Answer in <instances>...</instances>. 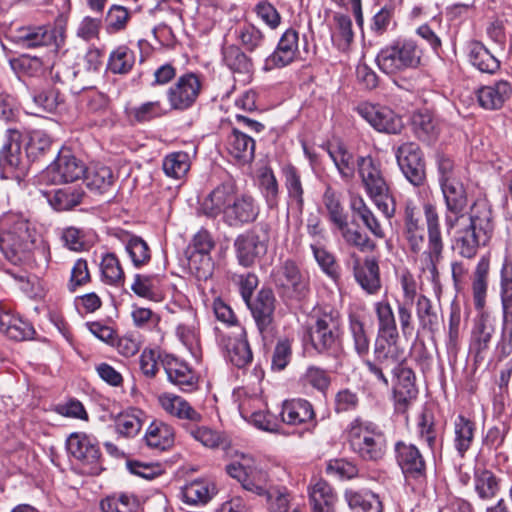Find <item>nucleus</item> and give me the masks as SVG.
I'll use <instances>...</instances> for the list:
<instances>
[{
	"mask_svg": "<svg viewBox=\"0 0 512 512\" xmlns=\"http://www.w3.org/2000/svg\"><path fill=\"white\" fill-rule=\"evenodd\" d=\"M299 54V34L287 29L280 37L275 50L265 59L263 70L272 71L284 68L293 63Z\"/></svg>",
	"mask_w": 512,
	"mask_h": 512,
	"instance_id": "aec40b11",
	"label": "nucleus"
},
{
	"mask_svg": "<svg viewBox=\"0 0 512 512\" xmlns=\"http://www.w3.org/2000/svg\"><path fill=\"white\" fill-rule=\"evenodd\" d=\"M85 181L89 189L104 193L114 182L112 170L101 164H94L86 169Z\"/></svg>",
	"mask_w": 512,
	"mask_h": 512,
	"instance_id": "603ef678",
	"label": "nucleus"
},
{
	"mask_svg": "<svg viewBox=\"0 0 512 512\" xmlns=\"http://www.w3.org/2000/svg\"><path fill=\"white\" fill-rule=\"evenodd\" d=\"M237 196L236 186L232 181H226L215 187L203 202V211L207 216L224 215V210Z\"/></svg>",
	"mask_w": 512,
	"mask_h": 512,
	"instance_id": "7c9ffc66",
	"label": "nucleus"
},
{
	"mask_svg": "<svg viewBox=\"0 0 512 512\" xmlns=\"http://www.w3.org/2000/svg\"><path fill=\"white\" fill-rule=\"evenodd\" d=\"M161 364L167 374L168 380L184 392H191L197 388L198 377L195 372L183 361L172 355H165Z\"/></svg>",
	"mask_w": 512,
	"mask_h": 512,
	"instance_id": "393cba45",
	"label": "nucleus"
},
{
	"mask_svg": "<svg viewBox=\"0 0 512 512\" xmlns=\"http://www.w3.org/2000/svg\"><path fill=\"white\" fill-rule=\"evenodd\" d=\"M468 58L474 67L484 73L492 74L500 67L499 60L478 41H473L468 45Z\"/></svg>",
	"mask_w": 512,
	"mask_h": 512,
	"instance_id": "49530a36",
	"label": "nucleus"
},
{
	"mask_svg": "<svg viewBox=\"0 0 512 512\" xmlns=\"http://www.w3.org/2000/svg\"><path fill=\"white\" fill-rule=\"evenodd\" d=\"M0 332L15 341L30 339L34 333L32 325L0 305Z\"/></svg>",
	"mask_w": 512,
	"mask_h": 512,
	"instance_id": "e433bc0d",
	"label": "nucleus"
},
{
	"mask_svg": "<svg viewBox=\"0 0 512 512\" xmlns=\"http://www.w3.org/2000/svg\"><path fill=\"white\" fill-rule=\"evenodd\" d=\"M269 228L267 225L255 227L239 234L234 240V249L238 263L243 267L253 266L267 253Z\"/></svg>",
	"mask_w": 512,
	"mask_h": 512,
	"instance_id": "9d476101",
	"label": "nucleus"
},
{
	"mask_svg": "<svg viewBox=\"0 0 512 512\" xmlns=\"http://www.w3.org/2000/svg\"><path fill=\"white\" fill-rule=\"evenodd\" d=\"M0 332L15 341L30 339L34 333L32 325L0 305Z\"/></svg>",
	"mask_w": 512,
	"mask_h": 512,
	"instance_id": "c9c22d12",
	"label": "nucleus"
},
{
	"mask_svg": "<svg viewBox=\"0 0 512 512\" xmlns=\"http://www.w3.org/2000/svg\"><path fill=\"white\" fill-rule=\"evenodd\" d=\"M357 165L358 174L367 196L387 219H391L395 215L396 205L380 162L367 156L360 157Z\"/></svg>",
	"mask_w": 512,
	"mask_h": 512,
	"instance_id": "39448f33",
	"label": "nucleus"
},
{
	"mask_svg": "<svg viewBox=\"0 0 512 512\" xmlns=\"http://www.w3.org/2000/svg\"><path fill=\"white\" fill-rule=\"evenodd\" d=\"M427 227V247L423 249L425 240L424 226L414 206L407 205L404 211L402 236L409 250L419 255L418 269L432 281L439 277L438 264L443 258L444 240L442 236L440 217L434 204L427 202L423 205Z\"/></svg>",
	"mask_w": 512,
	"mask_h": 512,
	"instance_id": "f257e3e1",
	"label": "nucleus"
},
{
	"mask_svg": "<svg viewBox=\"0 0 512 512\" xmlns=\"http://www.w3.org/2000/svg\"><path fill=\"white\" fill-rule=\"evenodd\" d=\"M202 90L200 77L195 73H185L166 91V98L172 110L185 111L197 101Z\"/></svg>",
	"mask_w": 512,
	"mask_h": 512,
	"instance_id": "f8f14e48",
	"label": "nucleus"
},
{
	"mask_svg": "<svg viewBox=\"0 0 512 512\" xmlns=\"http://www.w3.org/2000/svg\"><path fill=\"white\" fill-rule=\"evenodd\" d=\"M22 134L17 128L5 131L3 146L0 150V167L15 170L22 163Z\"/></svg>",
	"mask_w": 512,
	"mask_h": 512,
	"instance_id": "58836bf2",
	"label": "nucleus"
},
{
	"mask_svg": "<svg viewBox=\"0 0 512 512\" xmlns=\"http://www.w3.org/2000/svg\"><path fill=\"white\" fill-rule=\"evenodd\" d=\"M101 279L105 284L121 286L125 281V273L116 254L105 253L100 262Z\"/></svg>",
	"mask_w": 512,
	"mask_h": 512,
	"instance_id": "3c124183",
	"label": "nucleus"
},
{
	"mask_svg": "<svg viewBox=\"0 0 512 512\" xmlns=\"http://www.w3.org/2000/svg\"><path fill=\"white\" fill-rule=\"evenodd\" d=\"M125 251L129 255L132 264L136 268L149 263L151 259V250L147 242L136 235H129L124 241Z\"/></svg>",
	"mask_w": 512,
	"mask_h": 512,
	"instance_id": "4d7b16f0",
	"label": "nucleus"
},
{
	"mask_svg": "<svg viewBox=\"0 0 512 512\" xmlns=\"http://www.w3.org/2000/svg\"><path fill=\"white\" fill-rule=\"evenodd\" d=\"M353 273L356 282L368 294H376L381 288L380 270L378 262L373 257H366L363 262L358 257L353 264Z\"/></svg>",
	"mask_w": 512,
	"mask_h": 512,
	"instance_id": "c756f323",
	"label": "nucleus"
},
{
	"mask_svg": "<svg viewBox=\"0 0 512 512\" xmlns=\"http://www.w3.org/2000/svg\"><path fill=\"white\" fill-rule=\"evenodd\" d=\"M416 315L423 330L434 331L438 326V316L433 310L431 300L421 294L416 300Z\"/></svg>",
	"mask_w": 512,
	"mask_h": 512,
	"instance_id": "774afa93",
	"label": "nucleus"
},
{
	"mask_svg": "<svg viewBox=\"0 0 512 512\" xmlns=\"http://www.w3.org/2000/svg\"><path fill=\"white\" fill-rule=\"evenodd\" d=\"M283 423L290 426L306 425L315 427V411L312 404L305 399L296 398L286 400L280 412Z\"/></svg>",
	"mask_w": 512,
	"mask_h": 512,
	"instance_id": "bb28decb",
	"label": "nucleus"
},
{
	"mask_svg": "<svg viewBox=\"0 0 512 512\" xmlns=\"http://www.w3.org/2000/svg\"><path fill=\"white\" fill-rule=\"evenodd\" d=\"M141 415L142 412L137 409L120 413L115 419L117 433L125 437L136 436L142 427Z\"/></svg>",
	"mask_w": 512,
	"mask_h": 512,
	"instance_id": "680f3d73",
	"label": "nucleus"
},
{
	"mask_svg": "<svg viewBox=\"0 0 512 512\" xmlns=\"http://www.w3.org/2000/svg\"><path fill=\"white\" fill-rule=\"evenodd\" d=\"M452 426L454 448L459 456L464 457L474 442L476 423L472 418L458 414L453 418Z\"/></svg>",
	"mask_w": 512,
	"mask_h": 512,
	"instance_id": "f704fd0d",
	"label": "nucleus"
},
{
	"mask_svg": "<svg viewBox=\"0 0 512 512\" xmlns=\"http://www.w3.org/2000/svg\"><path fill=\"white\" fill-rule=\"evenodd\" d=\"M282 173L289 200L295 203L299 210H302L304 204V188L299 171L289 164L282 168Z\"/></svg>",
	"mask_w": 512,
	"mask_h": 512,
	"instance_id": "6e6d98bb",
	"label": "nucleus"
},
{
	"mask_svg": "<svg viewBox=\"0 0 512 512\" xmlns=\"http://www.w3.org/2000/svg\"><path fill=\"white\" fill-rule=\"evenodd\" d=\"M490 273V260L488 257L483 256L479 259L472 276L471 292L473 304L476 310L484 313L483 310L486 305L488 294Z\"/></svg>",
	"mask_w": 512,
	"mask_h": 512,
	"instance_id": "473e14b6",
	"label": "nucleus"
},
{
	"mask_svg": "<svg viewBox=\"0 0 512 512\" xmlns=\"http://www.w3.org/2000/svg\"><path fill=\"white\" fill-rule=\"evenodd\" d=\"M440 187L446 206L445 226L450 231L457 227L461 220H465L467 194L460 179L442 184Z\"/></svg>",
	"mask_w": 512,
	"mask_h": 512,
	"instance_id": "2eb2a0df",
	"label": "nucleus"
},
{
	"mask_svg": "<svg viewBox=\"0 0 512 512\" xmlns=\"http://www.w3.org/2000/svg\"><path fill=\"white\" fill-rule=\"evenodd\" d=\"M373 356L374 360L384 367H393L401 363L403 349L399 346V333L376 334Z\"/></svg>",
	"mask_w": 512,
	"mask_h": 512,
	"instance_id": "a878e982",
	"label": "nucleus"
},
{
	"mask_svg": "<svg viewBox=\"0 0 512 512\" xmlns=\"http://www.w3.org/2000/svg\"><path fill=\"white\" fill-rule=\"evenodd\" d=\"M13 41L22 48L54 47L59 49L65 41L64 31L50 25L25 26L12 35Z\"/></svg>",
	"mask_w": 512,
	"mask_h": 512,
	"instance_id": "9b49d317",
	"label": "nucleus"
},
{
	"mask_svg": "<svg viewBox=\"0 0 512 512\" xmlns=\"http://www.w3.org/2000/svg\"><path fill=\"white\" fill-rule=\"evenodd\" d=\"M67 450L83 465L88 466V472L95 474L100 470V450L95 438L82 432L72 433L67 439Z\"/></svg>",
	"mask_w": 512,
	"mask_h": 512,
	"instance_id": "a211bd4d",
	"label": "nucleus"
},
{
	"mask_svg": "<svg viewBox=\"0 0 512 512\" xmlns=\"http://www.w3.org/2000/svg\"><path fill=\"white\" fill-rule=\"evenodd\" d=\"M86 171L85 165L69 150L59 152L57 158L43 171L42 178L51 184L74 182Z\"/></svg>",
	"mask_w": 512,
	"mask_h": 512,
	"instance_id": "4468645a",
	"label": "nucleus"
},
{
	"mask_svg": "<svg viewBox=\"0 0 512 512\" xmlns=\"http://www.w3.org/2000/svg\"><path fill=\"white\" fill-rule=\"evenodd\" d=\"M397 461L405 474L413 477L422 476L425 472V461L414 444L398 442L395 447Z\"/></svg>",
	"mask_w": 512,
	"mask_h": 512,
	"instance_id": "ea45409f",
	"label": "nucleus"
},
{
	"mask_svg": "<svg viewBox=\"0 0 512 512\" xmlns=\"http://www.w3.org/2000/svg\"><path fill=\"white\" fill-rule=\"evenodd\" d=\"M479 105L486 110H497L503 107L512 96V85L507 80L495 81L479 88L476 92Z\"/></svg>",
	"mask_w": 512,
	"mask_h": 512,
	"instance_id": "c85d7f7f",
	"label": "nucleus"
},
{
	"mask_svg": "<svg viewBox=\"0 0 512 512\" xmlns=\"http://www.w3.org/2000/svg\"><path fill=\"white\" fill-rule=\"evenodd\" d=\"M176 335L196 360L201 357L199 333L193 320L191 323H180L176 328Z\"/></svg>",
	"mask_w": 512,
	"mask_h": 512,
	"instance_id": "e2e57ef3",
	"label": "nucleus"
},
{
	"mask_svg": "<svg viewBox=\"0 0 512 512\" xmlns=\"http://www.w3.org/2000/svg\"><path fill=\"white\" fill-rule=\"evenodd\" d=\"M103 512H139V502L133 495L108 496L100 503Z\"/></svg>",
	"mask_w": 512,
	"mask_h": 512,
	"instance_id": "69168bd1",
	"label": "nucleus"
},
{
	"mask_svg": "<svg viewBox=\"0 0 512 512\" xmlns=\"http://www.w3.org/2000/svg\"><path fill=\"white\" fill-rule=\"evenodd\" d=\"M226 472L237 479L245 490L267 496L270 512H306L293 502L288 493L268 490L267 473L258 467L251 455L236 453L235 458L226 466Z\"/></svg>",
	"mask_w": 512,
	"mask_h": 512,
	"instance_id": "f03ea898",
	"label": "nucleus"
},
{
	"mask_svg": "<svg viewBox=\"0 0 512 512\" xmlns=\"http://www.w3.org/2000/svg\"><path fill=\"white\" fill-rule=\"evenodd\" d=\"M377 320V333H399L393 308L387 299L373 305Z\"/></svg>",
	"mask_w": 512,
	"mask_h": 512,
	"instance_id": "bf43d9fd",
	"label": "nucleus"
},
{
	"mask_svg": "<svg viewBox=\"0 0 512 512\" xmlns=\"http://www.w3.org/2000/svg\"><path fill=\"white\" fill-rule=\"evenodd\" d=\"M395 383L393 386V396L395 409L404 413L412 402L416 399L418 390L415 385V374L411 368L403 362L393 366Z\"/></svg>",
	"mask_w": 512,
	"mask_h": 512,
	"instance_id": "4be33fe9",
	"label": "nucleus"
},
{
	"mask_svg": "<svg viewBox=\"0 0 512 512\" xmlns=\"http://www.w3.org/2000/svg\"><path fill=\"white\" fill-rule=\"evenodd\" d=\"M7 226L0 234V251L12 264H24L32 260L37 245L38 235L30 221L21 214L5 216Z\"/></svg>",
	"mask_w": 512,
	"mask_h": 512,
	"instance_id": "20e7f679",
	"label": "nucleus"
},
{
	"mask_svg": "<svg viewBox=\"0 0 512 512\" xmlns=\"http://www.w3.org/2000/svg\"><path fill=\"white\" fill-rule=\"evenodd\" d=\"M348 443L352 451L365 461H378L386 453L384 432L374 423L355 419L348 428Z\"/></svg>",
	"mask_w": 512,
	"mask_h": 512,
	"instance_id": "0eeeda50",
	"label": "nucleus"
},
{
	"mask_svg": "<svg viewBox=\"0 0 512 512\" xmlns=\"http://www.w3.org/2000/svg\"><path fill=\"white\" fill-rule=\"evenodd\" d=\"M396 159L402 173L413 185L425 180V164L420 147L413 142L401 144L396 150Z\"/></svg>",
	"mask_w": 512,
	"mask_h": 512,
	"instance_id": "f3484780",
	"label": "nucleus"
},
{
	"mask_svg": "<svg viewBox=\"0 0 512 512\" xmlns=\"http://www.w3.org/2000/svg\"><path fill=\"white\" fill-rule=\"evenodd\" d=\"M222 60L233 73L239 74L245 80L253 73L252 59L237 45L231 44L222 49Z\"/></svg>",
	"mask_w": 512,
	"mask_h": 512,
	"instance_id": "79ce46f5",
	"label": "nucleus"
},
{
	"mask_svg": "<svg viewBox=\"0 0 512 512\" xmlns=\"http://www.w3.org/2000/svg\"><path fill=\"white\" fill-rule=\"evenodd\" d=\"M356 112L376 131L387 134H398L403 128L402 118L387 106L362 102Z\"/></svg>",
	"mask_w": 512,
	"mask_h": 512,
	"instance_id": "ddd939ff",
	"label": "nucleus"
},
{
	"mask_svg": "<svg viewBox=\"0 0 512 512\" xmlns=\"http://www.w3.org/2000/svg\"><path fill=\"white\" fill-rule=\"evenodd\" d=\"M344 497L349 508L354 512H383L379 495L372 491L347 489Z\"/></svg>",
	"mask_w": 512,
	"mask_h": 512,
	"instance_id": "c03bdc74",
	"label": "nucleus"
},
{
	"mask_svg": "<svg viewBox=\"0 0 512 512\" xmlns=\"http://www.w3.org/2000/svg\"><path fill=\"white\" fill-rule=\"evenodd\" d=\"M184 430L197 442L204 447L215 449L225 443V436L208 426L199 425V423L183 424Z\"/></svg>",
	"mask_w": 512,
	"mask_h": 512,
	"instance_id": "8fccbe9b",
	"label": "nucleus"
},
{
	"mask_svg": "<svg viewBox=\"0 0 512 512\" xmlns=\"http://www.w3.org/2000/svg\"><path fill=\"white\" fill-rule=\"evenodd\" d=\"M160 407L171 417L185 421L184 424L200 423L203 415L197 411L186 399L170 392L158 396Z\"/></svg>",
	"mask_w": 512,
	"mask_h": 512,
	"instance_id": "b1692460",
	"label": "nucleus"
},
{
	"mask_svg": "<svg viewBox=\"0 0 512 512\" xmlns=\"http://www.w3.org/2000/svg\"><path fill=\"white\" fill-rule=\"evenodd\" d=\"M495 327L486 313H481L476 319L471 331L469 353L476 364L485 362L490 353V347Z\"/></svg>",
	"mask_w": 512,
	"mask_h": 512,
	"instance_id": "412c9836",
	"label": "nucleus"
},
{
	"mask_svg": "<svg viewBox=\"0 0 512 512\" xmlns=\"http://www.w3.org/2000/svg\"><path fill=\"white\" fill-rule=\"evenodd\" d=\"M234 339L228 338L226 343L227 357L238 368H245L253 360V354L247 340V332L244 327H238L234 332Z\"/></svg>",
	"mask_w": 512,
	"mask_h": 512,
	"instance_id": "a19ab883",
	"label": "nucleus"
},
{
	"mask_svg": "<svg viewBox=\"0 0 512 512\" xmlns=\"http://www.w3.org/2000/svg\"><path fill=\"white\" fill-rule=\"evenodd\" d=\"M275 302L274 294L269 289L259 291L253 302H246L263 341L273 336Z\"/></svg>",
	"mask_w": 512,
	"mask_h": 512,
	"instance_id": "dca6fc26",
	"label": "nucleus"
},
{
	"mask_svg": "<svg viewBox=\"0 0 512 512\" xmlns=\"http://www.w3.org/2000/svg\"><path fill=\"white\" fill-rule=\"evenodd\" d=\"M0 332L15 341L30 339L34 333L32 325L0 305Z\"/></svg>",
	"mask_w": 512,
	"mask_h": 512,
	"instance_id": "4c0bfd02",
	"label": "nucleus"
},
{
	"mask_svg": "<svg viewBox=\"0 0 512 512\" xmlns=\"http://www.w3.org/2000/svg\"><path fill=\"white\" fill-rule=\"evenodd\" d=\"M259 207L255 200L246 194H237L230 206L224 210L223 221L230 227H240L256 220Z\"/></svg>",
	"mask_w": 512,
	"mask_h": 512,
	"instance_id": "5701e85b",
	"label": "nucleus"
},
{
	"mask_svg": "<svg viewBox=\"0 0 512 512\" xmlns=\"http://www.w3.org/2000/svg\"><path fill=\"white\" fill-rule=\"evenodd\" d=\"M468 223L459 222L455 233L454 249L464 258L476 256L479 248L488 244L492 238L494 225L492 210L484 199L476 200L470 207Z\"/></svg>",
	"mask_w": 512,
	"mask_h": 512,
	"instance_id": "7ed1b4c3",
	"label": "nucleus"
},
{
	"mask_svg": "<svg viewBox=\"0 0 512 512\" xmlns=\"http://www.w3.org/2000/svg\"><path fill=\"white\" fill-rule=\"evenodd\" d=\"M159 278L155 275H135L134 282L131 285L132 291L139 297L154 302H160L163 294L159 289Z\"/></svg>",
	"mask_w": 512,
	"mask_h": 512,
	"instance_id": "5fc2aeb1",
	"label": "nucleus"
},
{
	"mask_svg": "<svg viewBox=\"0 0 512 512\" xmlns=\"http://www.w3.org/2000/svg\"><path fill=\"white\" fill-rule=\"evenodd\" d=\"M235 38L250 53L262 48L266 40L264 32L250 22H245L236 28Z\"/></svg>",
	"mask_w": 512,
	"mask_h": 512,
	"instance_id": "09e8293b",
	"label": "nucleus"
},
{
	"mask_svg": "<svg viewBox=\"0 0 512 512\" xmlns=\"http://www.w3.org/2000/svg\"><path fill=\"white\" fill-rule=\"evenodd\" d=\"M348 332L354 352L360 357H367L370 351V337L365 323L356 314L349 315Z\"/></svg>",
	"mask_w": 512,
	"mask_h": 512,
	"instance_id": "de8ad7c7",
	"label": "nucleus"
},
{
	"mask_svg": "<svg viewBox=\"0 0 512 512\" xmlns=\"http://www.w3.org/2000/svg\"><path fill=\"white\" fill-rule=\"evenodd\" d=\"M144 439L150 448L165 451L174 445L175 430L165 422L153 421L148 426Z\"/></svg>",
	"mask_w": 512,
	"mask_h": 512,
	"instance_id": "37998d69",
	"label": "nucleus"
},
{
	"mask_svg": "<svg viewBox=\"0 0 512 512\" xmlns=\"http://www.w3.org/2000/svg\"><path fill=\"white\" fill-rule=\"evenodd\" d=\"M128 117L138 123L149 122L166 114L160 101H147L126 110Z\"/></svg>",
	"mask_w": 512,
	"mask_h": 512,
	"instance_id": "052dcab7",
	"label": "nucleus"
},
{
	"mask_svg": "<svg viewBox=\"0 0 512 512\" xmlns=\"http://www.w3.org/2000/svg\"><path fill=\"white\" fill-rule=\"evenodd\" d=\"M308 492L312 512H335L337 495L325 480L312 479Z\"/></svg>",
	"mask_w": 512,
	"mask_h": 512,
	"instance_id": "72a5a7b5",
	"label": "nucleus"
},
{
	"mask_svg": "<svg viewBox=\"0 0 512 512\" xmlns=\"http://www.w3.org/2000/svg\"><path fill=\"white\" fill-rule=\"evenodd\" d=\"M215 483L206 478L196 479L182 488V498L188 504H206L216 494Z\"/></svg>",
	"mask_w": 512,
	"mask_h": 512,
	"instance_id": "a18cd8bd",
	"label": "nucleus"
},
{
	"mask_svg": "<svg viewBox=\"0 0 512 512\" xmlns=\"http://www.w3.org/2000/svg\"><path fill=\"white\" fill-rule=\"evenodd\" d=\"M162 167L168 177L180 179L190 169L189 155L182 151L170 153L164 158Z\"/></svg>",
	"mask_w": 512,
	"mask_h": 512,
	"instance_id": "0e129e2a",
	"label": "nucleus"
},
{
	"mask_svg": "<svg viewBox=\"0 0 512 512\" xmlns=\"http://www.w3.org/2000/svg\"><path fill=\"white\" fill-rule=\"evenodd\" d=\"M274 281L289 297L300 299L309 291L308 277L291 260L285 261L276 269Z\"/></svg>",
	"mask_w": 512,
	"mask_h": 512,
	"instance_id": "6ab92c4d",
	"label": "nucleus"
},
{
	"mask_svg": "<svg viewBox=\"0 0 512 512\" xmlns=\"http://www.w3.org/2000/svg\"><path fill=\"white\" fill-rule=\"evenodd\" d=\"M225 149L236 163L248 164L254 159L255 141L246 133L233 128L226 137Z\"/></svg>",
	"mask_w": 512,
	"mask_h": 512,
	"instance_id": "cd10ccee",
	"label": "nucleus"
},
{
	"mask_svg": "<svg viewBox=\"0 0 512 512\" xmlns=\"http://www.w3.org/2000/svg\"><path fill=\"white\" fill-rule=\"evenodd\" d=\"M44 196L55 211L62 212L80 205L85 191L81 186L72 185L44 192Z\"/></svg>",
	"mask_w": 512,
	"mask_h": 512,
	"instance_id": "2f4dec72",
	"label": "nucleus"
},
{
	"mask_svg": "<svg viewBox=\"0 0 512 512\" xmlns=\"http://www.w3.org/2000/svg\"><path fill=\"white\" fill-rule=\"evenodd\" d=\"M314 324L310 327L313 347L323 354L337 356L342 348V319L334 309L317 313Z\"/></svg>",
	"mask_w": 512,
	"mask_h": 512,
	"instance_id": "6e6552de",
	"label": "nucleus"
},
{
	"mask_svg": "<svg viewBox=\"0 0 512 512\" xmlns=\"http://www.w3.org/2000/svg\"><path fill=\"white\" fill-rule=\"evenodd\" d=\"M422 50L412 38H398L381 48L376 56L378 68L385 74L395 75L419 67Z\"/></svg>",
	"mask_w": 512,
	"mask_h": 512,
	"instance_id": "423d86ee",
	"label": "nucleus"
},
{
	"mask_svg": "<svg viewBox=\"0 0 512 512\" xmlns=\"http://www.w3.org/2000/svg\"><path fill=\"white\" fill-rule=\"evenodd\" d=\"M499 295L502 332L496 351L501 356H508L512 353V258L509 255H505L500 269Z\"/></svg>",
	"mask_w": 512,
	"mask_h": 512,
	"instance_id": "1a4fd4ad",
	"label": "nucleus"
},
{
	"mask_svg": "<svg viewBox=\"0 0 512 512\" xmlns=\"http://www.w3.org/2000/svg\"><path fill=\"white\" fill-rule=\"evenodd\" d=\"M135 62V56L131 49L122 45L113 50L109 56L108 68L114 74L128 73Z\"/></svg>",
	"mask_w": 512,
	"mask_h": 512,
	"instance_id": "338daca9",
	"label": "nucleus"
},
{
	"mask_svg": "<svg viewBox=\"0 0 512 512\" xmlns=\"http://www.w3.org/2000/svg\"><path fill=\"white\" fill-rule=\"evenodd\" d=\"M193 247L202 256L203 264L207 269H200L197 272L198 278L206 279L211 274V258L209 254L215 246V242L207 230H200L192 240Z\"/></svg>",
	"mask_w": 512,
	"mask_h": 512,
	"instance_id": "13d9d810",
	"label": "nucleus"
},
{
	"mask_svg": "<svg viewBox=\"0 0 512 512\" xmlns=\"http://www.w3.org/2000/svg\"><path fill=\"white\" fill-rule=\"evenodd\" d=\"M375 2L380 9L372 18L371 29L378 35H382L388 30L395 11L401 6L403 0H375Z\"/></svg>",
	"mask_w": 512,
	"mask_h": 512,
	"instance_id": "864d4df0",
	"label": "nucleus"
}]
</instances>
